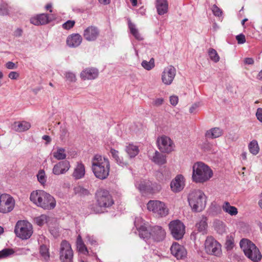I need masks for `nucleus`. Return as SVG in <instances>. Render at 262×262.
<instances>
[{"mask_svg":"<svg viewBox=\"0 0 262 262\" xmlns=\"http://www.w3.org/2000/svg\"><path fill=\"white\" fill-rule=\"evenodd\" d=\"M134 225L138 231L140 238L145 241L151 238L155 241L160 242L165 237L166 232L161 226H154L148 230L147 224L140 217L135 218Z\"/></svg>","mask_w":262,"mask_h":262,"instance_id":"nucleus-1","label":"nucleus"},{"mask_svg":"<svg viewBox=\"0 0 262 262\" xmlns=\"http://www.w3.org/2000/svg\"><path fill=\"white\" fill-rule=\"evenodd\" d=\"M92 170L95 176L100 180L106 179L110 172L108 159L100 155H95L92 159Z\"/></svg>","mask_w":262,"mask_h":262,"instance_id":"nucleus-2","label":"nucleus"},{"mask_svg":"<svg viewBox=\"0 0 262 262\" xmlns=\"http://www.w3.org/2000/svg\"><path fill=\"white\" fill-rule=\"evenodd\" d=\"M30 199L38 207L45 210H52L56 205L54 198L43 190L33 191L30 194Z\"/></svg>","mask_w":262,"mask_h":262,"instance_id":"nucleus-3","label":"nucleus"},{"mask_svg":"<svg viewBox=\"0 0 262 262\" xmlns=\"http://www.w3.org/2000/svg\"><path fill=\"white\" fill-rule=\"evenodd\" d=\"M213 176L211 168L202 162L195 163L192 166V180L196 183H203Z\"/></svg>","mask_w":262,"mask_h":262,"instance_id":"nucleus-4","label":"nucleus"},{"mask_svg":"<svg viewBox=\"0 0 262 262\" xmlns=\"http://www.w3.org/2000/svg\"><path fill=\"white\" fill-rule=\"evenodd\" d=\"M206 196L201 190H193L188 196L189 204L194 212H201L206 205Z\"/></svg>","mask_w":262,"mask_h":262,"instance_id":"nucleus-5","label":"nucleus"},{"mask_svg":"<svg viewBox=\"0 0 262 262\" xmlns=\"http://www.w3.org/2000/svg\"><path fill=\"white\" fill-rule=\"evenodd\" d=\"M239 246L245 255L254 262L260 261L262 255L259 249L250 240L243 238L239 242Z\"/></svg>","mask_w":262,"mask_h":262,"instance_id":"nucleus-6","label":"nucleus"},{"mask_svg":"<svg viewBox=\"0 0 262 262\" xmlns=\"http://www.w3.org/2000/svg\"><path fill=\"white\" fill-rule=\"evenodd\" d=\"M14 232L21 239H29L33 233L32 225L26 221H18L15 225Z\"/></svg>","mask_w":262,"mask_h":262,"instance_id":"nucleus-7","label":"nucleus"},{"mask_svg":"<svg viewBox=\"0 0 262 262\" xmlns=\"http://www.w3.org/2000/svg\"><path fill=\"white\" fill-rule=\"evenodd\" d=\"M74 252L70 244L66 240L61 241L59 250L60 262H73Z\"/></svg>","mask_w":262,"mask_h":262,"instance_id":"nucleus-8","label":"nucleus"},{"mask_svg":"<svg viewBox=\"0 0 262 262\" xmlns=\"http://www.w3.org/2000/svg\"><path fill=\"white\" fill-rule=\"evenodd\" d=\"M148 210L151 211L160 217L165 216L168 213V209L165 204L158 200H150L147 204Z\"/></svg>","mask_w":262,"mask_h":262,"instance_id":"nucleus-9","label":"nucleus"},{"mask_svg":"<svg viewBox=\"0 0 262 262\" xmlns=\"http://www.w3.org/2000/svg\"><path fill=\"white\" fill-rule=\"evenodd\" d=\"M205 250L209 255L219 257L222 254L221 244L213 237H207L205 242Z\"/></svg>","mask_w":262,"mask_h":262,"instance_id":"nucleus-10","label":"nucleus"},{"mask_svg":"<svg viewBox=\"0 0 262 262\" xmlns=\"http://www.w3.org/2000/svg\"><path fill=\"white\" fill-rule=\"evenodd\" d=\"M169 228L172 237L176 240L183 238L185 233V226L180 220H176L169 223Z\"/></svg>","mask_w":262,"mask_h":262,"instance_id":"nucleus-11","label":"nucleus"},{"mask_svg":"<svg viewBox=\"0 0 262 262\" xmlns=\"http://www.w3.org/2000/svg\"><path fill=\"white\" fill-rule=\"evenodd\" d=\"M97 203L100 207H109L114 204L112 196L107 190L102 189L96 193Z\"/></svg>","mask_w":262,"mask_h":262,"instance_id":"nucleus-12","label":"nucleus"},{"mask_svg":"<svg viewBox=\"0 0 262 262\" xmlns=\"http://www.w3.org/2000/svg\"><path fill=\"white\" fill-rule=\"evenodd\" d=\"M15 202L9 194L4 193L0 196V212L6 213L11 211L14 207Z\"/></svg>","mask_w":262,"mask_h":262,"instance_id":"nucleus-13","label":"nucleus"},{"mask_svg":"<svg viewBox=\"0 0 262 262\" xmlns=\"http://www.w3.org/2000/svg\"><path fill=\"white\" fill-rule=\"evenodd\" d=\"M135 186L142 192L155 193L157 191H160L161 189V186L157 183H152L144 180L136 182Z\"/></svg>","mask_w":262,"mask_h":262,"instance_id":"nucleus-14","label":"nucleus"},{"mask_svg":"<svg viewBox=\"0 0 262 262\" xmlns=\"http://www.w3.org/2000/svg\"><path fill=\"white\" fill-rule=\"evenodd\" d=\"M157 143L159 149L162 152L169 153L173 150V143L168 137L161 136L158 139Z\"/></svg>","mask_w":262,"mask_h":262,"instance_id":"nucleus-15","label":"nucleus"},{"mask_svg":"<svg viewBox=\"0 0 262 262\" xmlns=\"http://www.w3.org/2000/svg\"><path fill=\"white\" fill-rule=\"evenodd\" d=\"M176 74V70L172 66L164 68L161 75L162 82L165 85H170L173 81Z\"/></svg>","mask_w":262,"mask_h":262,"instance_id":"nucleus-16","label":"nucleus"},{"mask_svg":"<svg viewBox=\"0 0 262 262\" xmlns=\"http://www.w3.org/2000/svg\"><path fill=\"white\" fill-rule=\"evenodd\" d=\"M185 186V179L182 174H178L171 181L170 187L171 190L174 193L182 191Z\"/></svg>","mask_w":262,"mask_h":262,"instance_id":"nucleus-17","label":"nucleus"},{"mask_svg":"<svg viewBox=\"0 0 262 262\" xmlns=\"http://www.w3.org/2000/svg\"><path fill=\"white\" fill-rule=\"evenodd\" d=\"M100 31L98 28L94 26H90L83 31L84 38L89 41H95L99 35Z\"/></svg>","mask_w":262,"mask_h":262,"instance_id":"nucleus-18","label":"nucleus"},{"mask_svg":"<svg viewBox=\"0 0 262 262\" xmlns=\"http://www.w3.org/2000/svg\"><path fill=\"white\" fill-rule=\"evenodd\" d=\"M171 253L178 259H183L186 257L185 248L177 243L172 244L170 247Z\"/></svg>","mask_w":262,"mask_h":262,"instance_id":"nucleus-19","label":"nucleus"},{"mask_svg":"<svg viewBox=\"0 0 262 262\" xmlns=\"http://www.w3.org/2000/svg\"><path fill=\"white\" fill-rule=\"evenodd\" d=\"M70 168L69 161L64 160L56 164L52 169V172L55 175H60L66 173Z\"/></svg>","mask_w":262,"mask_h":262,"instance_id":"nucleus-20","label":"nucleus"},{"mask_svg":"<svg viewBox=\"0 0 262 262\" xmlns=\"http://www.w3.org/2000/svg\"><path fill=\"white\" fill-rule=\"evenodd\" d=\"M98 70L95 68L86 69L80 73V77L82 79L93 80L98 76Z\"/></svg>","mask_w":262,"mask_h":262,"instance_id":"nucleus-21","label":"nucleus"},{"mask_svg":"<svg viewBox=\"0 0 262 262\" xmlns=\"http://www.w3.org/2000/svg\"><path fill=\"white\" fill-rule=\"evenodd\" d=\"M82 40V38L80 34L78 33L73 34L68 37L67 43L71 48H76L81 44Z\"/></svg>","mask_w":262,"mask_h":262,"instance_id":"nucleus-22","label":"nucleus"},{"mask_svg":"<svg viewBox=\"0 0 262 262\" xmlns=\"http://www.w3.org/2000/svg\"><path fill=\"white\" fill-rule=\"evenodd\" d=\"M49 21V16L47 14L45 13L37 15L30 19L31 23L35 26L47 24Z\"/></svg>","mask_w":262,"mask_h":262,"instance_id":"nucleus-23","label":"nucleus"},{"mask_svg":"<svg viewBox=\"0 0 262 262\" xmlns=\"http://www.w3.org/2000/svg\"><path fill=\"white\" fill-rule=\"evenodd\" d=\"M156 177L160 181H166L170 179L171 172L168 168L164 167L157 171Z\"/></svg>","mask_w":262,"mask_h":262,"instance_id":"nucleus-24","label":"nucleus"},{"mask_svg":"<svg viewBox=\"0 0 262 262\" xmlns=\"http://www.w3.org/2000/svg\"><path fill=\"white\" fill-rule=\"evenodd\" d=\"M85 167L82 163H77L74 169L72 176L75 179L78 180L82 178L85 174Z\"/></svg>","mask_w":262,"mask_h":262,"instance_id":"nucleus-25","label":"nucleus"},{"mask_svg":"<svg viewBox=\"0 0 262 262\" xmlns=\"http://www.w3.org/2000/svg\"><path fill=\"white\" fill-rule=\"evenodd\" d=\"M156 8L159 15H162L168 11V2L167 0H156Z\"/></svg>","mask_w":262,"mask_h":262,"instance_id":"nucleus-26","label":"nucleus"},{"mask_svg":"<svg viewBox=\"0 0 262 262\" xmlns=\"http://www.w3.org/2000/svg\"><path fill=\"white\" fill-rule=\"evenodd\" d=\"M223 130L219 127L212 128L206 132L205 137L208 138L214 139L221 136Z\"/></svg>","mask_w":262,"mask_h":262,"instance_id":"nucleus-27","label":"nucleus"},{"mask_svg":"<svg viewBox=\"0 0 262 262\" xmlns=\"http://www.w3.org/2000/svg\"><path fill=\"white\" fill-rule=\"evenodd\" d=\"M223 211L231 216H235L238 213L237 209L233 206H231L228 202H225L222 205Z\"/></svg>","mask_w":262,"mask_h":262,"instance_id":"nucleus-28","label":"nucleus"},{"mask_svg":"<svg viewBox=\"0 0 262 262\" xmlns=\"http://www.w3.org/2000/svg\"><path fill=\"white\" fill-rule=\"evenodd\" d=\"M76 246L78 251L85 255L89 254V251L83 243L80 235H78L76 241Z\"/></svg>","mask_w":262,"mask_h":262,"instance_id":"nucleus-29","label":"nucleus"},{"mask_svg":"<svg viewBox=\"0 0 262 262\" xmlns=\"http://www.w3.org/2000/svg\"><path fill=\"white\" fill-rule=\"evenodd\" d=\"M14 127L17 132H24L31 127V124L26 121L15 122Z\"/></svg>","mask_w":262,"mask_h":262,"instance_id":"nucleus-30","label":"nucleus"},{"mask_svg":"<svg viewBox=\"0 0 262 262\" xmlns=\"http://www.w3.org/2000/svg\"><path fill=\"white\" fill-rule=\"evenodd\" d=\"M128 25L130 32L134 36V37L138 40H143V38L139 32L138 30L136 28V25L132 23L130 20H128Z\"/></svg>","mask_w":262,"mask_h":262,"instance_id":"nucleus-31","label":"nucleus"},{"mask_svg":"<svg viewBox=\"0 0 262 262\" xmlns=\"http://www.w3.org/2000/svg\"><path fill=\"white\" fill-rule=\"evenodd\" d=\"M152 160L154 162L158 165H163L166 162V156L160 154L158 151L155 152Z\"/></svg>","mask_w":262,"mask_h":262,"instance_id":"nucleus-32","label":"nucleus"},{"mask_svg":"<svg viewBox=\"0 0 262 262\" xmlns=\"http://www.w3.org/2000/svg\"><path fill=\"white\" fill-rule=\"evenodd\" d=\"M125 150L130 158L136 157L139 152L138 147L132 144L126 146Z\"/></svg>","mask_w":262,"mask_h":262,"instance_id":"nucleus-33","label":"nucleus"},{"mask_svg":"<svg viewBox=\"0 0 262 262\" xmlns=\"http://www.w3.org/2000/svg\"><path fill=\"white\" fill-rule=\"evenodd\" d=\"M195 227L199 232L205 233L207 228V218L203 216L202 219L196 224Z\"/></svg>","mask_w":262,"mask_h":262,"instance_id":"nucleus-34","label":"nucleus"},{"mask_svg":"<svg viewBox=\"0 0 262 262\" xmlns=\"http://www.w3.org/2000/svg\"><path fill=\"white\" fill-rule=\"evenodd\" d=\"M53 155L58 160H64L67 157L66 150L61 147H57V150L53 153Z\"/></svg>","mask_w":262,"mask_h":262,"instance_id":"nucleus-35","label":"nucleus"},{"mask_svg":"<svg viewBox=\"0 0 262 262\" xmlns=\"http://www.w3.org/2000/svg\"><path fill=\"white\" fill-rule=\"evenodd\" d=\"M112 156L116 161V162L120 166H123L126 165L122 158L119 156V152L115 149L112 148L110 150Z\"/></svg>","mask_w":262,"mask_h":262,"instance_id":"nucleus-36","label":"nucleus"},{"mask_svg":"<svg viewBox=\"0 0 262 262\" xmlns=\"http://www.w3.org/2000/svg\"><path fill=\"white\" fill-rule=\"evenodd\" d=\"M250 152L253 155L258 154L259 151L258 143L256 140H252L248 145Z\"/></svg>","mask_w":262,"mask_h":262,"instance_id":"nucleus-37","label":"nucleus"},{"mask_svg":"<svg viewBox=\"0 0 262 262\" xmlns=\"http://www.w3.org/2000/svg\"><path fill=\"white\" fill-rule=\"evenodd\" d=\"M234 236L232 234L226 236L225 247L227 250H231L234 247Z\"/></svg>","mask_w":262,"mask_h":262,"instance_id":"nucleus-38","label":"nucleus"},{"mask_svg":"<svg viewBox=\"0 0 262 262\" xmlns=\"http://www.w3.org/2000/svg\"><path fill=\"white\" fill-rule=\"evenodd\" d=\"M39 253L46 261H48L49 259L50 254L49 249L45 244H42L40 246Z\"/></svg>","mask_w":262,"mask_h":262,"instance_id":"nucleus-39","label":"nucleus"},{"mask_svg":"<svg viewBox=\"0 0 262 262\" xmlns=\"http://www.w3.org/2000/svg\"><path fill=\"white\" fill-rule=\"evenodd\" d=\"M208 55L211 60L214 62H217L220 60V56L216 51L213 48H209L208 51Z\"/></svg>","mask_w":262,"mask_h":262,"instance_id":"nucleus-40","label":"nucleus"},{"mask_svg":"<svg viewBox=\"0 0 262 262\" xmlns=\"http://www.w3.org/2000/svg\"><path fill=\"white\" fill-rule=\"evenodd\" d=\"M214 228L216 231L220 234L226 232V226L222 221H218L214 224Z\"/></svg>","mask_w":262,"mask_h":262,"instance_id":"nucleus-41","label":"nucleus"},{"mask_svg":"<svg viewBox=\"0 0 262 262\" xmlns=\"http://www.w3.org/2000/svg\"><path fill=\"white\" fill-rule=\"evenodd\" d=\"M141 66L145 70L149 71L153 69L155 67V60L153 58H151L149 61L143 60L142 61Z\"/></svg>","mask_w":262,"mask_h":262,"instance_id":"nucleus-42","label":"nucleus"},{"mask_svg":"<svg viewBox=\"0 0 262 262\" xmlns=\"http://www.w3.org/2000/svg\"><path fill=\"white\" fill-rule=\"evenodd\" d=\"M74 192L75 194L79 195H87L89 193V191L87 189H85L80 186H78L74 188Z\"/></svg>","mask_w":262,"mask_h":262,"instance_id":"nucleus-43","label":"nucleus"},{"mask_svg":"<svg viewBox=\"0 0 262 262\" xmlns=\"http://www.w3.org/2000/svg\"><path fill=\"white\" fill-rule=\"evenodd\" d=\"M13 253L14 251L12 249H4L0 251V259L7 258Z\"/></svg>","mask_w":262,"mask_h":262,"instance_id":"nucleus-44","label":"nucleus"},{"mask_svg":"<svg viewBox=\"0 0 262 262\" xmlns=\"http://www.w3.org/2000/svg\"><path fill=\"white\" fill-rule=\"evenodd\" d=\"M38 181L41 184H44L46 182V178L45 171L40 170L37 174Z\"/></svg>","mask_w":262,"mask_h":262,"instance_id":"nucleus-45","label":"nucleus"},{"mask_svg":"<svg viewBox=\"0 0 262 262\" xmlns=\"http://www.w3.org/2000/svg\"><path fill=\"white\" fill-rule=\"evenodd\" d=\"M64 75L67 81H69L70 82H75L76 81V75L74 73L71 72H67Z\"/></svg>","mask_w":262,"mask_h":262,"instance_id":"nucleus-46","label":"nucleus"},{"mask_svg":"<svg viewBox=\"0 0 262 262\" xmlns=\"http://www.w3.org/2000/svg\"><path fill=\"white\" fill-rule=\"evenodd\" d=\"M46 220L47 216L45 215H41L36 217L34 221L37 225L41 226L46 222Z\"/></svg>","mask_w":262,"mask_h":262,"instance_id":"nucleus-47","label":"nucleus"},{"mask_svg":"<svg viewBox=\"0 0 262 262\" xmlns=\"http://www.w3.org/2000/svg\"><path fill=\"white\" fill-rule=\"evenodd\" d=\"M75 24V21L73 20H68L62 25V28L66 30H70L72 28Z\"/></svg>","mask_w":262,"mask_h":262,"instance_id":"nucleus-48","label":"nucleus"},{"mask_svg":"<svg viewBox=\"0 0 262 262\" xmlns=\"http://www.w3.org/2000/svg\"><path fill=\"white\" fill-rule=\"evenodd\" d=\"M201 105L200 102H195L189 108V112L191 114H195L198 111L199 107Z\"/></svg>","mask_w":262,"mask_h":262,"instance_id":"nucleus-49","label":"nucleus"},{"mask_svg":"<svg viewBox=\"0 0 262 262\" xmlns=\"http://www.w3.org/2000/svg\"><path fill=\"white\" fill-rule=\"evenodd\" d=\"M212 11L213 14L216 16H220L222 15V11L220 8L214 5L212 8Z\"/></svg>","mask_w":262,"mask_h":262,"instance_id":"nucleus-50","label":"nucleus"},{"mask_svg":"<svg viewBox=\"0 0 262 262\" xmlns=\"http://www.w3.org/2000/svg\"><path fill=\"white\" fill-rule=\"evenodd\" d=\"M60 139L61 140H63L68 135V130L67 129V128L66 127H61L60 128Z\"/></svg>","mask_w":262,"mask_h":262,"instance_id":"nucleus-51","label":"nucleus"},{"mask_svg":"<svg viewBox=\"0 0 262 262\" xmlns=\"http://www.w3.org/2000/svg\"><path fill=\"white\" fill-rule=\"evenodd\" d=\"M238 43L243 44L246 42L245 36L243 34H240L236 36Z\"/></svg>","mask_w":262,"mask_h":262,"instance_id":"nucleus-52","label":"nucleus"},{"mask_svg":"<svg viewBox=\"0 0 262 262\" xmlns=\"http://www.w3.org/2000/svg\"><path fill=\"white\" fill-rule=\"evenodd\" d=\"M86 239L91 245L95 246L97 245V241L93 236L88 235L86 236Z\"/></svg>","mask_w":262,"mask_h":262,"instance_id":"nucleus-53","label":"nucleus"},{"mask_svg":"<svg viewBox=\"0 0 262 262\" xmlns=\"http://www.w3.org/2000/svg\"><path fill=\"white\" fill-rule=\"evenodd\" d=\"M8 14V10L5 5H0V15H5Z\"/></svg>","mask_w":262,"mask_h":262,"instance_id":"nucleus-54","label":"nucleus"},{"mask_svg":"<svg viewBox=\"0 0 262 262\" xmlns=\"http://www.w3.org/2000/svg\"><path fill=\"white\" fill-rule=\"evenodd\" d=\"M178 97L176 96H172L170 97L169 101L170 104L173 106H175L178 104Z\"/></svg>","mask_w":262,"mask_h":262,"instance_id":"nucleus-55","label":"nucleus"},{"mask_svg":"<svg viewBox=\"0 0 262 262\" xmlns=\"http://www.w3.org/2000/svg\"><path fill=\"white\" fill-rule=\"evenodd\" d=\"M163 102H164V99L163 98H157L153 101V105L156 106H159L163 104Z\"/></svg>","mask_w":262,"mask_h":262,"instance_id":"nucleus-56","label":"nucleus"},{"mask_svg":"<svg viewBox=\"0 0 262 262\" xmlns=\"http://www.w3.org/2000/svg\"><path fill=\"white\" fill-rule=\"evenodd\" d=\"M256 116L257 119L260 122H262V108H258L256 111Z\"/></svg>","mask_w":262,"mask_h":262,"instance_id":"nucleus-57","label":"nucleus"},{"mask_svg":"<svg viewBox=\"0 0 262 262\" xmlns=\"http://www.w3.org/2000/svg\"><path fill=\"white\" fill-rule=\"evenodd\" d=\"M19 76L18 73L16 72L12 71L8 75L9 78L11 79H16Z\"/></svg>","mask_w":262,"mask_h":262,"instance_id":"nucleus-58","label":"nucleus"},{"mask_svg":"<svg viewBox=\"0 0 262 262\" xmlns=\"http://www.w3.org/2000/svg\"><path fill=\"white\" fill-rule=\"evenodd\" d=\"M6 67L8 69H14L16 68L15 64L11 61H8L6 64Z\"/></svg>","mask_w":262,"mask_h":262,"instance_id":"nucleus-59","label":"nucleus"},{"mask_svg":"<svg viewBox=\"0 0 262 262\" xmlns=\"http://www.w3.org/2000/svg\"><path fill=\"white\" fill-rule=\"evenodd\" d=\"M23 33V30L20 28H17L14 32V35L15 37H20L22 35Z\"/></svg>","mask_w":262,"mask_h":262,"instance_id":"nucleus-60","label":"nucleus"},{"mask_svg":"<svg viewBox=\"0 0 262 262\" xmlns=\"http://www.w3.org/2000/svg\"><path fill=\"white\" fill-rule=\"evenodd\" d=\"M244 62L247 64H253L254 63V59L252 58L247 57L245 59Z\"/></svg>","mask_w":262,"mask_h":262,"instance_id":"nucleus-61","label":"nucleus"},{"mask_svg":"<svg viewBox=\"0 0 262 262\" xmlns=\"http://www.w3.org/2000/svg\"><path fill=\"white\" fill-rule=\"evenodd\" d=\"M42 139L46 141L48 143H50L51 141L50 137L48 135H43L42 137Z\"/></svg>","mask_w":262,"mask_h":262,"instance_id":"nucleus-62","label":"nucleus"},{"mask_svg":"<svg viewBox=\"0 0 262 262\" xmlns=\"http://www.w3.org/2000/svg\"><path fill=\"white\" fill-rule=\"evenodd\" d=\"M98 1L99 2V3L103 5L109 4L111 2V0H98Z\"/></svg>","mask_w":262,"mask_h":262,"instance_id":"nucleus-63","label":"nucleus"},{"mask_svg":"<svg viewBox=\"0 0 262 262\" xmlns=\"http://www.w3.org/2000/svg\"><path fill=\"white\" fill-rule=\"evenodd\" d=\"M256 78L259 80H262V70L257 74Z\"/></svg>","mask_w":262,"mask_h":262,"instance_id":"nucleus-64","label":"nucleus"}]
</instances>
